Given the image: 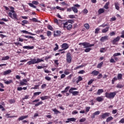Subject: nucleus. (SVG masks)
<instances>
[{"instance_id": "obj_20", "label": "nucleus", "mask_w": 124, "mask_h": 124, "mask_svg": "<svg viewBox=\"0 0 124 124\" xmlns=\"http://www.w3.org/2000/svg\"><path fill=\"white\" fill-rule=\"evenodd\" d=\"M91 74H93L94 76H97L99 74V72L98 71L94 70L92 72Z\"/></svg>"}, {"instance_id": "obj_43", "label": "nucleus", "mask_w": 124, "mask_h": 124, "mask_svg": "<svg viewBox=\"0 0 124 124\" xmlns=\"http://www.w3.org/2000/svg\"><path fill=\"white\" fill-rule=\"evenodd\" d=\"M106 48L103 47L100 49V53H104V52H106Z\"/></svg>"}, {"instance_id": "obj_5", "label": "nucleus", "mask_w": 124, "mask_h": 124, "mask_svg": "<svg viewBox=\"0 0 124 124\" xmlns=\"http://www.w3.org/2000/svg\"><path fill=\"white\" fill-rule=\"evenodd\" d=\"M63 29L66 28L67 31H71V29H72V25H68L67 24V22H65L64 23H63Z\"/></svg>"}, {"instance_id": "obj_38", "label": "nucleus", "mask_w": 124, "mask_h": 124, "mask_svg": "<svg viewBox=\"0 0 124 124\" xmlns=\"http://www.w3.org/2000/svg\"><path fill=\"white\" fill-rule=\"evenodd\" d=\"M103 65V62H101L100 63H98L97 68H101V67Z\"/></svg>"}, {"instance_id": "obj_23", "label": "nucleus", "mask_w": 124, "mask_h": 124, "mask_svg": "<svg viewBox=\"0 0 124 124\" xmlns=\"http://www.w3.org/2000/svg\"><path fill=\"white\" fill-rule=\"evenodd\" d=\"M52 110L53 111V112H54V114H55V115H58V114L61 113V112L57 109V108H54L52 109Z\"/></svg>"}, {"instance_id": "obj_33", "label": "nucleus", "mask_w": 124, "mask_h": 124, "mask_svg": "<svg viewBox=\"0 0 124 124\" xmlns=\"http://www.w3.org/2000/svg\"><path fill=\"white\" fill-rule=\"evenodd\" d=\"M44 62V60L40 59L39 58L36 59V63H39V62Z\"/></svg>"}, {"instance_id": "obj_51", "label": "nucleus", "mask_w": 124, "mask_h": 124, "mask_svg": "<svg viewBox=\"0 0 124 124\" xmlns=\"http://www.w3.org/2000/svg\"><path fill=\"white\" fill-rule=\"evenodd\" d=\"M69 18L70 19H74L75 18V16L74 15H70L68 16Z\"/></svg>"}, {"instance_id": "obj_19", "label": "nucleus", "mask_w": 124, "mask_h": 124, "mask_svg": "<svg viewBox=\"0 0 124 124\" xmlns=\"http://www.w3.org/2000/svg\"><path fill=\"white\" fill-rule=\"evenodd\" d=\"M34 48V46H23V49H29L30 50H31V49H33Z\"/></svg>"}, {"instance_id": "obj_1", "label": "nucleus", "mask_w": 124, "mask_h": 124, "mask_svg": "<svg viewBox=\"0 0 124 124\" xmlns=\"http://www.w3.org/2000/svg\"><path fill=\"white\" fill-rule=\"evenodd\" d=\"M10 12L8 13V15L11 19H14V20H16L18 21L19 19L17 17V14L15 13V11H14V7H10Z\"/></svg>"}, {"instance_id": "obj_11", "label": "nucleus", "mask_w": 124, "mask_h": 124, "mask_svg": "<svg viewBox=\"0 0 124 124\" xmlns=\"http://www.w3.org/2000/svg\"><path fill=\"white\" fill-rule=\"evenodd\" d=\"M29 6L31 7H33V8H36V6L35 5H38V2L37 1H33L31 3H28ZM35 4V5H33Z\"/></svg>"}, {"instance_id": "obj_22", "label": "nucleus", "mask_w": 124, "mask_h": 124, "mask_svg": "<svg viewBox=\"0 0 124 124\" xmlns=\"http://www.w3.org/2000/svg\"><path fill=\"white\" fill-rule=\"evenodd\" d=\"M114 5L115 6V9L117 10H120V4L118 2H115L114 3Z\"/></svg>"}, {"instance_id": "obj_64", "label": "nucleus", "mask_w": 124, "mask_h": 124, "mask_svg": "<svg viewBox=\"0 0 124 124\" xmlns=\"http://www.w3.org/2000/svg\"><path fill=\"white\" fill-rule=\"evenodd\" d=\"M122 38H124V31H122V35L120 36Z\"/></svg>"}, {"instance_id": "obj_52", "label": "nucleus", "mask_w": 124, "mask_h": 124, "mask_svg": "<svg viewBox=\"0 0 124 124\" xmlns=\"http://www.w3.org/2000/svg\"><path fill=\"white\" fill-rule=\"evenodd\" d=\"M47 29L48 30H49L50 31H53V30H54V28H53V27H52V26L49 25L47 26Z\"/></svg>"}, {"instance_id": "obj_24", "label": "nucleus", "mask_w": 124, "mask_h": 124, "mask_svg": "<svg viewBox=\"0 0 124 124\" xmlns=\"http://www.w3.org/2000/svg\"><path fill=\"white\" fill-rule=\"evenodd\" d=\"M40 98L42 100H46V99H49V98H50V97L49 96H44L43 97H41Z\"/></svg>"}, {"instance_id": "obj_48", "label": "nucleus", "mask_w": 124, "mask_h": 124, "mask_svg": "<svg viewBox=\"0 0 124 124\" xmlns=\"http://www.w3.org/2000/svg\"><path fill=\"white\" fill-rule=\"evenodd\" d=\"M6 117H7V118H16V116H10V114H7L6 115Z\"/></svg>"}, {"instance_id": "obj_37", "label": "nucleus", "mask_w": 124, "mask_h": 124, "mask_svg": "<svg viewBox=\"0 0 124 124\" xmlns=\"http://www.w3.org/2000/svg\"><path fill=\"white\" fill-rule=\"evenodd\" d=\"M56 33L57 34H56V33L54 34V37H56V36H58L60 35V34L61 33V31H56Z\"/></svg>"}, {"instance_id": "obj_15", "label": "nucleus", "mask_w": 124, "mask_h": 124, "mask_svg": "<svg viewBox=\"0 0 124 124\" xmlns=\"http://www.w3.org/2000/svg\"><path fill=\"white\" fill-rule=\"evenodd\" d=\"M27 118H29V115L21 116L18 118V121L20 122V121H23V120H25V119H27Z\"/></svg>"}, {"instance_id": "obj_12", "label": "nucleus", "mask_w": 124, "mask_h": 124, "mask_svg": "<svg viewBox=\"0 0 124 124\" xmlns=\"http://www.w3.org/2000/svg\"><path fill=\"white\" fill-rule=\"evenodd\" d=\"M107 40H109V38L107 35L102 36L100 39V41H101V42H104V41H106Z\"/></svg>"}, {"instance_id": "obj_26", "label": "nucleus", "mask_w": 124, "mask_h": 124, "mask_svg": "<svg viewBox=\"0 0 124 124\" xmlns=\"http://www.w3.org/2000/svg\"><path fill=\"white\" fill-rule=\"evenodd\" d=\"M103 92H104L103 89H99L97 92V94H98V95H100V94H101V93H102Z\"/></svg>"}, {"instance_id": "obj_28", "label": "nucleus", "mask_w": 124, "mask_h": 124, "mask_svg": "<svg viewBox=\"0 0 124 124\" xmlns=\"http://www.w3.org/2000/svg\"><path fill=\"white\" fill-rule=\"evenodd\" d=\"M104 12H105L104 9L101 8L98 10V14H102V13H104Z\"/></svg>"}, {"instance_id": "obj_44", "label": "nucleus", "mask_w": 124, "mask_h": 124, "mask_svg": "<svg viewBox=\"0 0 124 124\" xmlns=\"http://www.w3.org/2000/svg\"><path fill=\"white\" fill-rule=\"evenodd\" d=\"M116 88H119V89H123V88H124V85H122V84H118L116 86Z\"/></svg>"}, {"instance_id": "obj_10", "label": "nucleus", "mask_w": 124, "mask_h": 124, "mask_svg": "<svg viewBox=\"0 0 124 124\" xmlns=\"http://www.w3.org/2000/svg\"><path fill=\"white\" fill-rule=\"evenodd\" d=\"M36 64V59H31L30 61L27 62V64L28 65H31V64Z\"/></svg>"}, {"instance_id": "obj_8", "label": "nucleus", "mask_w": 124, "mask_h": 124, "mask_svg": "<svg viewBox=\"0 0 124 124\" xmlns=\"http://www.w3.org/2000/svg\"><path fill=\"white\" fill-rule=\"evenodd\" d=\"M66 61L67 62H68V63H70L71 62V61H72V57H71V54L70 53H68L66 54Z\"/></svg>"}, {"instance_id": "obj_61", "label": "nucleus", "mask_w": 124, "mask_h": 124, "mask_svg": "<svg viewBox=\"0 0 124 124\" xmlns=\"http://www.w3.org/2000/svg\"><path fill=\"white\" fill-rule=\"evenodd\" d=\"M110 62H111L112 63H116V61H115V60L113 58H111L110 60Z\"/></svg>"}, {"instance_id": "obj_4", "label": "nucleus", "mask_w": 124, "mask_h": 124, "mask_svg": "<svg viewBox=\"0 0 124 124\" xmlns=\"http://www.w3.org/2000/svg\"><path fill=\"white\" fill-rule=\"evenodd\" d=\"M76 90H77V88L75 87H72L69 90V93H72L73 95L76 96V95H78V94H79V92L78 91L72 92V91H76Z\"/></svg>"}, {"instance_id": "obj_39", "label": "nucleus", "mask_w": 124, "mask_h": 124, "mask_svg": "<svg viewBox=\"0 0 124 124\" xmlns=\"http://www.w3.org/2000/svg\"><path fill=\"white\" fill-rule=\"evenodd\" d=\"M84 28L86 29V30H89L90 29V25L88 23H86L84 25Z\"/></svg>"}, {"instance_id": "obj_59", "label": "nucleus", "mask_w": 124, "mask_h": 124, "mask_svg": "<svg viewBox=\"0 0 124 124\" xmlns=\"http://www.w3.org/2000/svg\"><path fill=\"white\" fill-rule=\"evenodd\" d=\"M45 79L47 81H51V79L50 77H45Z\"/></svg>"}, {"instance_id": "obj_18", "label": "nucleus", "mask_w": 124, "mask_h": 124, "mask_svg": "<svg viewBox=\"0 0 124 124\" xmlns=\"http://www.w3.org/2000/svg\"><path fill=\"white\" fill-rule=\"evenodd\" d=\"M109 28H110V27H109V26L106 27V28H105L102 30V32L103 33H105L107 32V31H109Z\"/></svg>"}, {"instance_id": "obj_16", "label": "nucleus", "mask_w": 124, "mask_h": 124, "mask_svg": "<svg viewBox=\"0 0 124 124\" xmlns=\"http://www.w3.org/2000/svg\"><path fill=\"white\" fill-rule=\"evenodd\" d=\"M12 72V71H11V70H8L3 72V75H8V74H10V73H11Z\"/></svg>"}, {"instance_id": "obj_35", "label": "nucleus", "mask_w": 124, "mask_h": 124, "mask_svg": "<svg viewBox=\"0 0 124 124\" xmlns=\"http://www.w3.org/2000/svg\"><path fill=\"white\" fill-rule=\"evenodd\" d=\"M66 23H67L68 24V23H69V24H74V20H73V19H68V20H67V21L66 22Z\"/></svg>"}, {"instance_id": "obj_45", "label": "nucleus", "mask_w": 124, "mask_h": 124, "mask_svg": "<svg viewBox=\"0 0 124 124\" xmlns=\"http://www.w3.org/2000/svg\"><path fill=\"white\" fill-rule=\"evenodd\" d=\"M56 9H59V10H62V11H64V8H61V7H59L58 6H56Z\"/></svg>"}, {"instance_id": "obj_27", "label": "nucleus", "mask_w": 124, "mask_h": 124, "mask_svg": "<svg viewBox=\"0 0 124 124\" xmlns=\"http://www.w3.org/2000/svg\"><path fill=\"white\" fill-rule=\"evenodd\" d=\"M11 83H13V80L12 79H10L9 81H4V83L6 85H9L10 84H11Z\"/></svg>"}, {"instance_id": "obj_42", "label": "nucleus", "mask_w": 124, "mask_h": 124, "mask_svg": "<svg viewBox=\"0 0 124 124\" xmlns=\"http://www.w3.org/2000/svg\"><path fill=\"white\" fill-rule=\"evenodd\" d=\"M83 80V78L81 76H78V80L77 81V84H78L80 81H82Z\"/></svg>"}, {"instance_id": "obj_58", "label": "nucleus", "mask_w": 124, "mask_h": 124, "mask_svg": "<svg viewBox=\"0 0 124 124\" xmlns=\"http://www.w3.org/2000/svg\"><path fill=\"white\" fill-rule=\"evenodd\" d=\"M118 56H121V53L118 52L113 54V57H118Z\"/></svg>"}, {"instance_id": "obj_25", "label": "nucleus", "mask_w": 124, "mask_h": 124, "mask_svg": "<svg viewBox=\"0 0 124 124\" xmlns=\"http://www.w3.org/2000/svg\"><path fill=\"white\" fill-rule=\"evenodd\" d=\"M113 118L112 116H109L107 118L106 122L109 123V122H111V121H112V120H113Z\"/></svg>"}, {"instance_id": "obj_2", "label": "nucleus", "mask_w": 124, "mask_h": 124, "mask_svg": "<svg viewBox=\"0 0 124 124\" xmlns=\"http://www.w3.org/2000/svg\"><path fill=\"white\" fill-rule=\"evenodd\" d=\"M105 94V97H107V98H108V99H113V98H114V97L116 96V94H117V92H106Z\"/></svg>"}, {"instance_id": "obj_56", "label": "nucleus", "mask_w": 124, "mask_h": 124, "mask_svg": "<svg viewBox=\"0 0 124 124\" xmlns=\"http://www.w3.org/2000/svg\"><path fill=\"white\" fill-rule=\"evenodd\" d=\"M100 31V29L99 28H97L95 30V33L96 34H97V33H98V31Z\"/></svg>"}, {"instance_id": "obj_53", "label": "nucleus", "mask_w": 124, "mask_h": 124, "mask_svg": "<svg viewBox=\"0 0 124 124\" xmlns=\"http://www.w3.org/2000/svg\"><path fill=\"white\" fill-rule=\"evenodd\" d=\"M93 82H94V79H91L88 82V85H91V84H93Z\"/></svg>"}, {"instance_id": "obj_60", "label": "nucleus", "mask_w": 124, "mask_h": 124, "mask_svg": "<svg viewBox=\"0 0 124 124\" xmlns=\"http://www.w3.org/2000/svg\"><path fill=\"white\" fill-rule=\"evenodd\" d=\"M31 21H32V22H38V20H37V19H36V18H32V19H31Z\"/></svg>"}, {"instance_id": "obj_6", "label": "nucleus", "mask_w": 124, "mask_h": 124, "mask_svg": "<svg viewBox=\"0 0 124 124\" xmlns=\"http://www.w3.org/2000/svg\"><path fill=\"white\" fill-rule=\"evenodd\" d=\"M120 39L121 37L120 36H117L116 38L112 40L111 42L113 45H117L118 44V42L120 41Z\"/></svg>"}, {"instance_id": "obj_47", "label": "nucleus", "mask_w": 124, "mask_h": 124, "mask_svg": "<svg viewBox=\"0 0 124 124\" xmlns=\"http://www.w3.org/2000/svg\"><path fill=\"white\" fill-rule=\"evenodd\" d=\"M42 103H43V102L41 101L38 102L37 104H35V106L36 107H37V106H39V105H40V104H42Z\"/></svg>"}, {"instance_id": "obj_50", "label": "nucleus", "mask_w": 124, "mask_h": 124, "mask_svg": "<svg viewBox=\"0 0 124 124\" xmlns=\"http://www.w3.org/2000/svg\"><path fill=\"white\" fill-rule=\"evenodd\" d=\"M84 122H86V118H83L79 120V123H84Z\"/></svg>"}, {"instance_id": "obj_63", "label": "nucleus", "mask_w": 124, "mask_h": 124, "mask_svg": "<svg viewBox=\"0 0 124 124\" xmlns=\"http://www.w3.org/2000/svg\"><path fill=\"white\" fill-rule=\"evenodd\" d=\"M78 113V111L74 110L73 111H72V115H76V114H77Z\"/></svg>"}, {"instance_id": "obj_32", "label": "nucleus", "mask_w": 124, "mask_h": 124, "mask_svg": "<svg viewBox=\"0 0 124 124\" xmlns=\"http://www.w3.org/2000/svg\"><path fill=\"white\" fill-rule=\"evenodd\" d=\"M123 79V75L122 74H119L117 76L118 80H122Z\"/></svg>"}, {"instance_id": "obj_34", "label": "nucleus", "mask_w": 124, "mask_h": 124, "mask_svg": "<svg viewBox=\"0 0 124 124\" xmlns=\"http://www.w3.org/2000/svg\"><path fill=\"white\" fill-rule=\"evenodd\" d=\"M110 4V2H108L107 3H106L105 5V6H104V8H105V9H108L109 8V4Z\"/></svg>"}, {"instance_id": "obj_49", "label": "nucleus", "mask_w": 124, "mask_h": 124, "mask_svg": "<svg viewBox=\"0 0 124 124\" xmlns=\"http://www.w3.org/2000/svg\"><path fill=\"white\" fill-rule=\"evenodd\" d=\"M46 34L47 35V36H51L52 35V32H51L49 31H47L46 32Z\"/></svg>"}, {"instance_id": "obj_14", "label": "nucleus", "mask_w": 124, "mask_h": 124, "mask_svg": "<svg viewBox=\"0 0 124 124\" xmlns=\"http://www.w3.org/2000/svg\"><path fill=\"white\" fill-rule=\"evenodd\" d=\"M23 33H25L26 34H30V35H36V34L32 33L31 32H29L26 30H23L21 31Z\"/></svg>"}, {"instance_id": "obj_46", "label": "nucleus", "mask_w": 124, "mask_h": 124, "mask_svg": "<svg viewBox=\"0 0 124 124\" xmlns=\"http://www.w3.org/2000/svg\"><path fill=\"white\" fill-rule=\"evenodd\" d=\"M56 47L53 49L54 51H57V50H59V45L58 44H55Z\"/></svg>"}, {"instance_id": "obj_3", "label": "nucleus", "mask_w": 124, "mask_h": 124, "mask_svg": "<svg viewBox=\"0 0 124 124\" xmlns=\"http://www.w3.org/2000/svg\"><path fill=\"white\" fill-rule=\"evenodd\" d=\"M78 45H82V46H84V48H90V47L94 46V44H91L90 43H88L87 42L80 43Z\"/></svg>"}, {"instance_id": "obj_21", "label": "nucleus", "mask_w": 124, "mask_h": 124, "mask_svg": "<svg viewBox=\"0 0 124 124\" xmlns=\"http://www.w3.org/2000/svg\"><path fill=\"white\" fill-rule=\"evenodd\" d=\"M24 37L25 38H28V39H32V40H35V39L33 36H28V35H23Z\"/></svg>"}, {"instance_id": "obj_41", "label": "nucleus", "mask_w": 124, "mask_h": 124, "mask_svg": "<svg viewBox=\"0 0 124 124\" xmlns=\"http://www.w3.org/2000/svg\"><path fill=\"white\" fill-rule=\"evenodd\" d=\"M19 86H27V83L24 81H20L19 82Z\"/></svg>"}, {"instance_id": "obj_54", "label": "nucleus", "mask_w": 124, "mask_h": 124, "mask_svg": "<svg viewBox=\"0 0 124 124\" xmlns=\"http://www.w3.org/2000/svg\"><path fill=\"white\" fill-rule=\"evenodd\" d=\"M93 114H94L95 116L99 115V114H100V111L97 110V111H95V112L93 113Z\"/></svg>"}, {"instance_id": "obj_40", "label": "nucleus", "mask_w": 124, "mask_h": 124, "mask_svg": "<svg viewBox=\"0 0 124 124\" xmlns=\"http://www.w3.org/2000/svg\"><path fill=\"white\" fill-rule=\"evenodd\" d=\"M91 50H92V48L86 47V48L84 50V52H85L86 53H89V52H90Z\"/></svg>"}, {"instance_id": "obj_36", "label": "nucleus", "mask_w": 124, "mask_h": 124, "mask_svg": "<svg viewBox=\"0 0 124 124\" xmlns=\"http://www.w3.org/2000/svg\"><path fill=\"white\" fill-rule=\"evenodd\" d=\"M40 93H41V92H35L33 93V96H37V95H39V94H40Z\"/></svg>"}, {"instance_id": "obj_13", "label": "nucleus", "mask_w": 124, "mask_h": 124, "mask_svg": "<svg viewBox=\"0 0 124 124\" xmlns=\"http://www.w3.org/2000/svg\"><path fill=\"white\" fill-rule=\"evenodd\" d=\"M62 48L63 50H66V49H68V48H69V46H68V44L67 43H64L62 45Z\"/></svg>"}, {"instance_id": "obj_62", "label": "nucleus", "mask_w": 124, "mask_h": 124, "mask_svg": "<svg viewBox=\"0 0 124 124\" xmlns=\"http://www.w3.org/2000/svg\"><path fill=\"white\" fill-rule=\"evenodd\" d=\"M119 124H124V118H122L119 122Z\"/></svg>"}, {"instance_id": "obj_9", "label": "nucleus", "mask_w": 124, "mask_h": 124, "mask_svg": "<svg viewBox=\"0 0 124 124\" xmlns=\"http://www.w3.org/2000/svg\"><path fill=\"white\" fill-rule=\"evenodd\" d=\"M110 114L109 112H106L104 113H102V114L100 116L101 119H102L103 120H104L105 119H106V118L109 117L110 116Z\"/></svg>"}, {"instance_id": "obj_31", "label": "nucleus", "mask_w": 124, "mask_h": 124, "mask_svg": "<svg viewBox=\"0 0 124 124\" xmlns=\"http://www.w3.org/2000/svg\"><path fill=\"white\" fill-rule=\"evenodd\" d=\"M22 23H21L22 26H25V25H27V24H29V21H28V20H24L22 21Z\"/></svg>"}, {"instance_id": "obj_57", "label": "nucleus", "mask_w": 124, "mask_h": 124, "mask_svg": "<svg viewBox=\"0 0 124 124\" xmlns=\"http://www.w3.org/2000/svg\"><path fill=\"white\" fill-rule=\"evenodd\" d=\"M40 37L41 38L42 40H45V39H46L45 36H44V35H43V34H41L40 35Z\"/></svg>"}, {"instance_id": "obj_29", "label": "nucleus", "mask_w": 124, "mask_h": 124, "mask_svg": "<svg viewBox=\"0 0 124 124\" xmlns=\"http://www.w3.org/2000/svg\"><path fill=\"white\" fill-rule=\"evenodd\" d=\"M10 57L9 56H6L5 57H3L1 59V61H7V60H9Z\"/></svg>"}, {"instance_id": "obj_17", "label": "nucleus", "mask_w": 124, "mask_h": 124, "mask_svg": "<svg viewBox=\"0 0 124 124\" xmlns=\"http://www.w3.org/2000/svg\"><path fill=\"white\" fill-rule=\"evenodd\" d=\"M96 101L98 102H101L103 100H104L103 97L102 96H98L96 98Z\"/></svg>"}, {"instance_id": "obj_30", "label": "nucleus", "mask_w": 124, "mask_h": 124, "mask_svg": "<svg viewBox=\"0 0 124 124\" xmlns=\"http://www.w3.org/2000/svg\"><path fill=\"white\" fill-rule=\"evenodd\" d=\"M44 31L42 29H41L40 30L35 31V32L37 33V34H39L40 33H42Z\"/></svg>"}, {"instance_id": "obj_7", "label": "nucleus", "mask_w": 124, "mask_h": 124, "mask_svg": "<svg viewBox=\"0 0 124 124\" xmlns=\"http://www.w3.org/2000/svg\"><path fill=\"white\" fill-rule=\"evenodd\" d=\"M80 5L78 4H75L73 7H72V10L74 13H78V9L76 7H80Z\"/></svg>"}, {"instance_id": "obj_55", "label": "nucleus", "mask_w": 124, "mask_h": 124, "mask_svg": "<svg viewBox=\"0 0 124 124\" xmlns=\"http://www.w3.org/2000/svg\"><path fill=\"white\" fill-rule=\"evenodd\" d=\"M83 66L82 65L78 66L77 67L74 68V70H77V69H79V68H81V67H83Z\"/></svg>"}]
</instances>
